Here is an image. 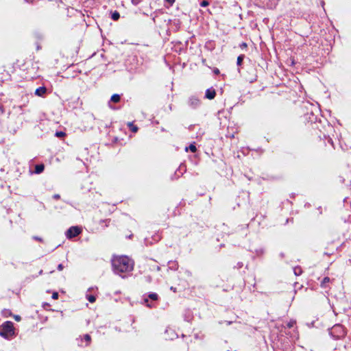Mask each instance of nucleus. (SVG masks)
<instances>
[{"label":"nucleus","instance_id":"f257e3e1","mask_svg":"<svg viewBox=\"0 0 351 351\" xmlns=\"http://www.w3.org/2000/svg\"><path fill=\"white\" fill-rule=\"evenodd\" d=\"M112 265L114 271L120 275L122 273L130 272L134 268V262L126 256H114Z\"/></svg>","mask_w":351,"mask_h":351},{"label":"nucleus","instance_id":"f03ea898","mask_svg":"<svg viewBox=\"0 0 351 351\" xmlns=\"http://www.w3.org/2000/svg\"><path fill=\"white\" fill-rule=\"evenodd\" d=\"M14 334L13 324L11 322H5L0 327V335L8 338Z\"/></svg>","mask_w":351,"mask_h":351},{"label":"nucleus","instance_id":"7ed1b4c3","mask_svg":"<svg viewBox=\"0 0 351 351\" xmlns=\"http://www.w3.org/2000/svg\"><path fill=\"white\" fill-rule=\"evenodd\" d=\"M81 230L77 226L71 227L66 232V236L69 239H71L80 234Z\"/></svg>","mask_w":351,"mask_h":351},{"label":"nucleus","instance_id":"20e7f679","mask_svg":"<svg viewBox=\"0 0 351 351\" xmlns=\"http://www.w3.org/2000/svg\"><path fill=\"white\" fill-rule=\"evenodd\" d=\"M188 103L192 108H195L199 105L200 101L195 97H191L189 98Z\"/></svg>","mask_w":351,"mask_h":351},{"label":"nucleus","instance_id":"39448f33","mask_svg":"<svg viewBox=\"0 0 351 351\" xmlns=\"http://www.w3.org/2000/svg\"><path fill=\"white\" fill-rule=\"evenodd\" d=\"M216 95L215 90L213 88H208L206 91L205 97L208 99H213Z\"/></svg>","mask_w":351,"mask_h":351},{"label":"nucleus","instance_id":"423d86ee","mask_svg":"<svg viewBox=\"0 0 351 351\" xmlns=\"http://www.w3.org/2000/svg\"><path fill=\"white\" fill-rule=\"evenodd\" d=\"M47 92L45 87H39L35 91V95L39 97H43Z\"/></svg>","mask_w":351,"mask_h":351},{"label":"nucleus","instance_id":"0eeeda50","mask_svg":"<svg viewBox=\"0 0 351 351\" xmlns=\"http://www.w3.org/2000/svg\"><path fill=\"white\" fill-rule=\"evenodd\" d=\"M120 95L118 94H114L111 97L110 100L114 103H117L120 101Z\"/></svg>","mask_w":351,"mask_h":351},{"label":"nucleus","instance_id":"6e6552de","mask_svg":"<svg viewBox=\"0 0 351 351\" xmlns=\"http://www.w3.org/2000/svg\"><path fill=\"white\" fill-rule=\"evenodd\" d=\"M44 170L43 165H37L35 167V172L36 173H40Z\"/></svg>","mask_w":351,"mask_h":351},{"label":"nucleus","instance_id":"1a4fd4ad","mask_svg":"<svg viewBox=\"0 0 351 351\" xmlns=\"http://www.w3.org/2000/svg\"><path fill=\"white\" fill-rule=\"evenodd\" d=\"M189 149L190 151H191L192 152H196V150H197L195 145H193V144H191V145H189V147H186V152H187Z\"/></svg>","mask_w":351,"mask_h":351},{"label":"nucleus","instance_id":"9d476101","mask_svg":"<svg viewBox=\"0 0 351 351\" xmlns=\"http://www.w3.org/2000/svg\"><path fill=\"white\" fill-rule=\"evenodd\" d=\"M128 125L130 128V130L133 132H136L138 131V128L136 126L134 125L132 123H129Z\"/></svg>","mask_w":351,"mask_h":351},{"label":"nucleus","instance_id":"9b49d317","mask_svg":"<svg viewBox=\"0 0 351 351\" xmlns=\"http://www.w3.org/2000/svg\"><path fill=\"white\" fill-rule=\"evenodd\" d=\"M86 298H87V300L91 303H93L96 300L95 297L92 295H88L86 296Z\"/></svg>","mask_w":351,"mask_h":351},{"label":"nucleus","instance_id":"f8f14e48","mask_svg":"<svg viewBox=\"0 0 351 351\" xmlns=\"http://www.w3.org/2000/svg\"><path fill=\"white\" fill-rule=\"evenodd\" d=\"M243 58H244V56H243V55H241V56H239L237 58V65H241V64L242 61H243Z\"/></svg>","mask_w":351,"mask_h":351},{"label":"nucleus","instance_id":"ddd939ff","mask_svg":"<svg viewBox=\"0 0 351 351\" xmlns=\"http://www.w3.org/2000/svg\"><path fill=\"white\" fill-rule=\"evenodd\" d=\"M149 298L153 300H156L158 299V295L155 293H152L149 295Z\"/></svg>","mask_w":351,"mask_h":351},{"label":"nucleus","instance_id":"4468645a","mask_svg":"<svg viewBox=\"0 0 351 351\" xmlns=\"http://www.w3.org/2000/svg\"><path fill=\"white\" fill-rule=\"evenodd\" d=\"M330 282V278H329L328 277H325V278L323 279L322 282V285H322V287H324L325 286V284H326V283H328V282Z\"/></svg>","mask_w":351,"mask_h":351},{"label":"nucleus","instance_id":"2eb2a0df","mask_svg":"<svg viewBox=\"0 0 351 351\" xmlns=\"http://www.w3.org/2000/svg\"><path fill=\"white\" fill-rule=\"evenodd\" d=\"M84 338L85 341L87 342L86 346L88 345L91 340L90 336L89 335H85Z\"/></svg>","mask_w":351,"mask_h":351},{"label":"nucleus","instance_id":"dca6fc26","mask_svg":"<svg viewBox=\"0 0 351 351\" xmlns=\"http://www.w3.org/2000/svg\"><path fill=\"white\" fill-rule=\"evenodd\" d=\"M112 18L113 20H118L119 18V14L117 12H115L112 14Z\"/></svg>","mask_w":351,"mask_h":351},{"label":"nucleus","instance_id":"f3484780","mask_svg":"<svg viewBox=\"0 0 351 351\" xmlns=\"http://www.w3.org/2000/svg\"><path fill=\"white\" fill-rule=\"evenodd\" d=\"M55 135H56V136L60 138V137L64 136H65V133L63 132H56Z\"/></svg>","mask_w":351,"mask_h":351},{"label":"nucleus","instance_id":"a211bd4d","mask_svg":"<svg viewBox=\"0 0 351 351\" xmlns=\"http://www.w3.org/2000/svg\"><path fill=\"white\" fill-rule=\"evenodd\" d=\"M294 272L295 275H300L301 274V269L300 268H295Z\"/></svg>","mask_w":351,"mask_h":351},{"label":"nucleus","instance_id":"6ab92c4d","mask_svg":"<svg viewBox=\"0 0 351 351\" xmlns=\"http://www.w3.org/2000/svg\"><path fill=\"white\" fill-rule=\"evenodd\" d=\"M208 5V2L207 1H202V3H200V5L202 7H206Z\"/></svg>","mask_w":351,"mask_h":351},{"label":"nucleus","instance_id":"aec40b11","mask_svg":"<svg viewBox=\"0 0 351 351\" xmlns=\"http://www.w3.org/2000/svg\"><path fill=\"white\" fill-rule=\"evenodd\" d=\"M52 298L53 300H57L58 298V293L57 292H54L53 294H52Z\"/></svg>","mask_w":351,"mask_h":351},{"label":"nucleus","instance_id":"412c9836","mask_svg":"<svg viewBox=\"0 0 351 351\" xmlns=\"http://www.w3.org/2000/svg\"><path fill=\"white\" fill-rule=\"evenodd\" d=\"M167 2H168L171 5L173 4L176 0H165Z\"/></svg>","mask_w":351,"mask_h":351},{"label":"nucleus","instance_id":"4be33fe9","mask_svg":"<svg viewBox=\"0 0 351 351\" xmlns=\"http://www.w3.org/2000/svg\"><path fill=\"white\" fill-rule=\"evenodd\" d=\"M132 1L133 4L136 5L141 1V0H132Z\"/></svg>","mask_w":351,"mask_h":351},{"label":"nucleus","instance_id":"5701e85b","mask_svg":"<svg viewBox=\"0 0 351 351\" xmlns=\"http://www.w3.org/2000/svg\"><path fill=\"white\" fill-rule=\"evenodd\" d=\"M58 270L61 271L63 269V265L62 264H59L58 266Z\"/></svg>","mask_w":351,"mask_h":351},{"label":"nucleus","instance_id":"b1692460","mask_svg":"<svg viewBox=\"0 0 351 351\" xmlns=\"http://www.w3.org/2000/svg\"><path fill=\"white\" fill-rule=\"evenodd\" d=\"M14 319L16 320V321H20L21 320V317L19 315H15L14 316Z\"/></svg>","mask_w":351,"mask_h":351},{"label":"nucleus","instance_id":"393cba45","mask_svg":"<svg viewBox=\"0 0 351 351\" xmlns=\"http://www.w3.org/2000/svg\"><path fill=\"white\" fill-rule=\"evenodd\" d=\"M145 303L147 304V306H149V307H152V306L148 303V300L147 299H145Z\"/></svg>","mask_w":351,"mask_h":351},{"label":"nucleus","instance_id":"a878e982","mask_svg":"<svg viewBox=\"0 0 351 351\" xmlns=\"http://www.w3.org/2000/svg\"><path fill=\"white\" fill-rule=\"evenodd\" d=\"M34 239L35 240H37V241H42V239H41V238H39V237H34Z\"/></svg>","mask_w":351,"mask_h":351},{"label":"nucleus","instance_id":"bb28decb","mask_svg":"<svg viewBox=\"0 0 351 351\" xmlns=\"http://www.w3.org/2000/svg\"><path fill=\"white\" fill-rule=\"evenodd\" d=\"M53 198H55V199H59V198H60V195H59L58 194L54 195H53Z\"/></svg>","mask_w":351,"mask_h":351},{"label":"nucleus","instance_id":"cd10ccee","mask_svg":"<svg viewBox=\"0 0 351 351\" xmlns=\"http://www.w3.org/2000/svg\"><path fill=\"white\" fill-rule=\"evenodd\" d=\"M242 45H243V47H246L247 46V45L245 43H243Z\"/></svg>","mask_w":351,"mask_h":351}]
</instances>
